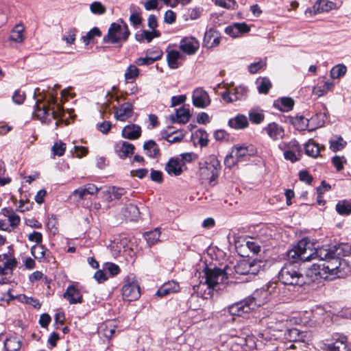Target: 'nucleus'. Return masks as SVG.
Masks as SVG:
<instances>
[{
	"instance_id": "1",
	"label": "nucleus",
	"mask_w": 351,
	"mask_h": 351,
	"mask_svg": "<svg viewBox=\"0 0 351 351\" xmlns=\"http://www.w3.org/2000/svg\"><path fill=\"white\" fill-rule=\"evenodd\" d=\"M308 241L302 239L293 247L288 250V261L284 264L278 272V280L285 285L293 287H302L305 283V277L300 267V263L314 259L311 250L307 252Z\"/></svg>"
},
{
	"instance_id": "2",
	"label": "nucleus",
	"mask_w": 351,
	"mask_h": 351,
	"mask_svg": "<svg viewBox=\"0 0 351 351\" xmlns=\"http://www.w3.org/2000/svg\"><path fill=\"white\" fill-rule=\"evenodd\" d=\"M276 285V282H269L267 290H256L251 296L229 306V313L234 316H243L256 306L263 305L269 300V293L274 291Z\"/></svg>"
},
{
	"instance_id": "3",
	"label": "nucleus",
	"mask_w": 351,
	"mask_h": 351,
	"mask_svg": "<svg viewBox=\"0 0 351 351\" xmlns=\"http://www.w3.org/2000/svg\"><path fill=\"white\" fill-rule=\"evenodd\" d=\"M34 115L42 123L47 125L51 123L52 120L57 119L55 123L57 128L59 123L63 121L62 117L64 115V109L62 105L57 103L56 97L52 93L47 104L41 105L39 101H36Z\"/></svg>"
},
{
	"instance_id": "4",
	"label": "nucleus",
	"mask_w": 351,
	"mask_h": 351,
	"mask_svg": "<svg viewBox=\"0 0 351 351\" xmlns=\"http://www.w3.org/2000/svg\"><path fill=\"white\" fill-rule=\"evenodd\" d=\"M325 263L322 265L313 264L312 269L315 274L322 276L328 274L325 278L330 277L331 279L343 278L351 274V266L345 259L324 260Z\"/></svg>"
},
{
	"instance_id": "5",
	"label": "nucleus",
	"mask_w": 351,
	"mask_h": 351,
	"mask_svg": "<svg viewBox=\"0 0 351 351\" xmlns=\"http://www.w3.org/2000/svg\"><path fill=\"white\" fill-rule=\"evenodd\" d=\"M311 254H313L314 259H342L341 256H347L351 254V245L347 243H341L332 245H323L315 249V251Z\"/></svg>"
},
{
	"instance_id": "6",
	"label": "nucleus",
	"mask_w": 351,
	"mask_h": 351,
	"mask_svg": "<svg viewBox=\"0 0 351 351\" xmlns=\"http://www.w3.org/2000/svg\"><path fill=\"white\" fill-rule=\"evenodd\" d=\"M199 176L201 179L208 180L215 185L221 170L220 161L216 156L210 155L199 162Z\"/></svg>"
},
{
	"instance_id": "7",
	"label": "nucleus",
	"mask_w": 351,
	"mask_h": 351,
	"mask_svg": "<svg viewBox=\"0 0 351 351\" xmlns=\"http://www.w3.org/2000/svg\"><path fill=\"white\" fill-rule=\"evenodd\" d=\"M130 32L126 23L121 19L119 23H111L108 34L103 38V43L116 44L120 41L125 42Z\"/></svg>"
},
{
	"instance_id": "8",
	"label": "nucleus",
	"mask_w": 351,
	"mask_h": 351,
	"mask_svg": "<svg viewBox=\"0 0 351 351\" xmlns=\"http://www.w3.org/2000/svg\"><path fill=\"white\" fill-rule=\"evenodd\" d=\"M278 148L283 152L285 159L291 161L292 163L299 161L302 158V150L295 139L289 142H281L278 145Z\"/></svg>"
},
{
	"instance_id": "9",
	"label": "nucleus",
	"mask_w": 351,
	"mask_h": 351,
	"mask_svg": "<svg viewBox=\"0 0 351 351\" xmlns=\"http://www.w3.org/2000/svg\"><path fill=\"white\" fill-rule=\"evenodd\" d=\"M205 276V284L208 288L215 289L219 284L223 283L227 280L228 273L217 267L209 268L206 266L204 269Z\"/></svg>"
},
{
	"instance_id": "10",
	"label": "nucleus",
	"mask_w": 351,
	"mask_h": 351,
	"mask_svg": "<svg viewBox=\"0 0 351 351\" xmlns=\"http://www.w3.org/2000/svg\"><path fill=\"white\" fill-rule=\"evenodd\" d=\"M264 266L263 262L261 260L254 259L241 260L234 266L236 274L239 275L257 274Z\"/></svg>"
},
{
	"instance_id": "11",
	"label": "nucleus",
	"mask_w": 351,
	"mask_h": 351,
	"mask_svg": "<svg viewBox=\"0 0 351 351\" xmlns=\"http://www.w3.org/2000/svg\"><path fill=\"white\" fill-rule=\"evenodd\" d=\"M121 292L123 300L127 301H134L140 298V286L134 276L127 277Z\"/></svg>"
},
{
	"instance_id": "12",
	"label": "nucleus",
	"mask_w": 351,
	"mask_h": 351,
	"mask_svg": "<svg viewBox=\"0 0 351 351\" xmlns=\"http://www.w3.org/2000/svg\"><path fill=\"white\" fill-rule=\"evenodd\" d=\"M326 351H349L347 337L336 333L332 339L325 344Z\"/></svg>"
},
{
	"instance_id": "13",
	"label": "nucleus",
	"mask_w": 351,
	"mask_h": 351,
	"mask_svg": "<svg viewBox=\"0 0 351 351\" xmlns=\"http://www.w3.org/2000/svg\"><path fill=\"white\" fill-rule=\"evenodd\" d=\"M248 88L240 85L234 88L233 91H224L221 93L223 99L227 103H232L237 100H244L247 97Z\"/></svg>"
},
{
	"instance_id": "14",
	"label": "nucleus",
	"mask_w": 351,
	"mask_h": 351,
	"mask_svg": "<svg viewBox=\"0 0 351 351\" xmlns=\"http://www.w3.org/2000/svg\"><path fill=\"white\" fill-rule=\"evenodd\" d=\"M326 115L324 113L316 114L315 116L311 117V119H306L302 116L292 118V123L298 125L300 130H303L307 126L308 123H313L316 125L317 128L322 127L324 123Z\"/></svg>"
},
{
	"instance_id": "15",
	"label": "nucleus",
	"mask_w": 351,
	"mask_h": 351,
	"mask_svg": "<svg viewBox=\"0 0 351 351\" xmlns=\"http://www.w3.org/2000/svg\"><path fill=\"white\" fill-rule=\"evenodd\" d=\"M339 6L330 1L326 0H317L311 8L306 10L305 13H309L311 16L316 15L317 14L329 12L332 10L338 9Z\"/></svg>"
},
{
	"instance_id": "16",
	"label": "nucleus",
	"mask_w": 351,
	"mask_h": 351,
	"mask_svg": "<svg viewBox=\"0 0 351 351\" xmlns=\"http://www.w3.org/2000/svg\"><path fill=\"white\" fill-rule=\"evenodd\" d=\"M179 48L187 55H193L199 49V43L193 36H186L181 39Z\"/></svg>"
},
{
	"instance_id": "17",
	"label": "nucleus",
	"mask_w": 351,
	"mask_h": 351,
	"mask_svg": "<svg viewBox=\"0 0 351 351\" xmlns=\"http://www.w3.org/2000/svg\"><path fill=\"white\" fill-rule=\"evenodd\" d=\"M220 41V33L215 28L210 27L204 34L202 45L207 49H212L218 46Z\"/></svg>"
},
{
	"instance_id": "18",
	"label": "nucleus",
	"mask_w": 351,
	"mask_h": 351,
	"mask_svg": "<svg viewBox=\"0 0 351 351\" xmlns=\"http://www.w3.org/2000/svg\"><path fill=\"white\" fill-rule=\"evenodd\" d=\"M285 327L282 323H277L275 325L269 326L264 331L263 336L266 340H278L285 337Z\"/></svg>"
},
{
	"instance_id": "19",
	"label": "nucleus",
	"mask_w": 351,
	"mask_h": 351,
	"mask_svg": "<svg viewBox=\"0 0 351 351\" xmlns=\"http://www.w3.org/2000/svg\"><path fill=\"white\" fill-rule=\"evenodd\" d=\"M193 104L199 108H204L210 104L209 95L201 88L194 90L192 95Z\"/></svg>"
},
{
	"instance_id": "20",
	"label": "nucleus",
	"mask_w": 351,
	"mask_h": 351,
	"mask_svg": "<svg viewBox=\"0 0 351 351\" xmlns=\"http://www.w3.org/2000/svg\"><path fill=\"white\" fill-rule=\"evenodd\" d=\"M133 105L130 102H125L119 107H114V117L120 121H125L133 114Z\"/></svg>"
},
{
	"instance_id": "21",
	"label": "nucleus",
	"mask_w": 351,
	"mask_h": 351,
	"mask_svg": "<svg viewBox=\"0 0 351 351\" xmlns=\"http://www.w3.org/2000/svg\"><path fill=\"white\" fill-rule=\"evenodd\" d=\"M63 298L67 300L71 304H81L83 302L82 295L75 285L68 286L65 292L63 293Z\"/></svg>"
},
{
	"instance_id": "22",
	"label": "nucleus",
	"mask_w": 351,
	"mask_h": 351,
	"mask_svg": "<svg viewBox=\"0 0 351 351\" xmlns=\"http://www.w3.org/2000/svg\"><path fill=\"white\" fill-rule=\"evenodd\" d=\"M250 31V26L243 23H234L225 29V32L232 38H237Z\"/></svg>"
},
{
	"instance_id": "23",
	"label": "nucleus",
	"mask_w": 351,
	"mask_h": 351,
	"mask_svg": "<svg viewBox=\"0 0 351 351\" xmlns=\"http://www.w3.org/2000/svg\"><path fill=\"white\" fill-rule=\"evenodd\" d=\"M235 158L239 162L245 161L246 158L253 156L255 153L253 147L246 146L245 145H235L232 148Z\"/></svg>"
},
{
	"instance_id": "24",
	"label": "nucleus",
	"mask_w": 351,
	"mask_h": 351,
	"mask_svg": "<svg viewBox=\"0 0 351 351\" xmlns=\"http://www.w3.org/2000/svg\"><path fill=\"white\" fill-rule=\"evenodd\" d=\"M134 149L135 147L133 144L123 141L117 143L114 145L115 153L121 159H125L132 155Z\"/></svg>"
},
{
	"instance_id": "25",
	"label": "nucleus",
	"mask_w": 351,
	"mask_h": 351,
	"mask_svg": "<svg viewBox=\"0 0 351 351\" xmlns=\"http://www.w3.org/2000/svg\"><path fill=\"white\" fill-rule=\"evenodd\" d=\"M183 165H184V163H181L178 158L171 157L166 163L165 170L171 176H178L183 171Z\"/></svg>"
},
{
	"instance_id": "26",
	"label": "nucleus",
	"mask_w": 351,
	"mask_h": 351,
	"mask_svg": "<svg viewBox=\"0 0 351 351\" xmlns=\"http://www.w3.org/2000/svg\"><path fill=\"white\" fill-rule=\"evenodd\" d=\"M264 131L268 134V136L274 141L282 138L285 136L284 128L275 122L269 123L263 129Z\"/></svg>"
},
{
	"instance_id": "27",
	"label": "nucleus",
	"mask_w": 351,
	"mask_h": 351,
	"mask_svg": "<svg viewBox=\"0 0 351 351\" xmlns=\"http://www.w3.org/2000/svg\"><path fill=\"white\" fill-rule=\"evenodd\" d=\"M121 133L122 136L125 138L136 140L141 135V128L138 125L131 123L125 126Z\"/></svg>"
},
{
	"instance_id": "28",
	"label": "nucleus",
	"mask_w": 351,
	"mask_h": 351,
	"mask_svg": "<svg viewBox=\"0 0 351 351\" xmlns=\"http://www.w3.org/2000/svg\"><path fill=\"white\" fill-rule=\"evenodd\" d=\"M17 262L14 258H9L7 254L0 255V275L8 274V270L12 271L16 267Z\"/></svg>"
},
{
	"instance_id": "29",
	"label": "nucleus",
	"mask_w": 351,
	"mask_h": 351,
	"mask_svg": "<svg viewBox=\"0 0 351 351\" xmlns=\"http://www.w3.org/2000/svg\"><path fill=\"white\" fill-rule=\"evenodd\" d=\"M179 290V284L176 281L171 280L163 284L156 291V295L162 298L170 293H176Z\"/></svg>"
},
{
	"instance_id": "30",
	"label": "nucleus",
	"mask_w": 351,
	"mask_h": 351,
	"mask_svg": "<svg viewBox=\"0 0 351 351\" xmlns=\"http://www.w3.org/2000/svg\"><path fill=\"white\" fill-rule=\"evenodd\" d=\"M294 106V100L289 97H283L275 100L273 104L274 108L282 111L289 112Z\"/></svg>"
},
{
	"instance_id": "31",
	"label": "nucleus",
	"mask_w": 351,
	"mask_h": 351,
	"mask_svg": "<svg viewBox=\"0 0 351 351\" xmlns=\"http://www.w3.org/2000/svg\"><path fill=\"white\" fill-rule=\"evenodd\" d=\"M143 149L148 157L156 158L160 156V150L158 144L154 140H149L143 144Z\"/></svg>"
},
{
	"instance_id": "32",
	"label": "nucleus",
	"mask_w": 351,
	"mask_h": 351,
	"mask_svg": "<svg viewBox=\"0 0 351 351\" xmlns=\"http://www.w3.org/2000/svg\"><path fill=\"white\" fill-rule=\"evenodd\" d=\"M182 58V54L180 51L174 49L167 51V60L168 66L171 69H178L180 66V60Z\"/></svg>"
},
{
	"instance_id": "33",
	"label": "nucleus",
	"mask_w": 351,
	"mask_h": 351,
	"mask_svg": "<svg viewBox=\"0 0 351 351\" xmlns=\"http://www.w3.org/2000/svg\"><path fill=\"white\" fill-rule=\"evenodd\" d=\"M191 117V113L189 108H181L176 110V116L171 115L170 119L172 123L178 122L179 123H186Z\"/></svg>"
},
{
	"instance_id": "34",
	"label": "nucleus",
	"mask_w": 351,
	"mask_h": 351,
	"mask_svg": "<svg viewBox=\"0 0 351 351\" xmlns=\"http://www.w3.org/2000/svg\"><path fill=\"white\" fill-rule=\"evenodd\" d=\"M230 127L237 130L244 129L248 125V121L247 117L243 114H239L228 121Z\"/></svg>"
},
{
	"instance_id": "35",
	"label": "nucleus",
	"mask_w": 351,
	"mask_h": 351,
	"mask_svg": "<svg viewBox=\"0 0 351 351\" xmlns=\"http://www.w3.org/2000/svg\"><path fill=\"white\" fill-rule=\"evenodd\" d=\"M3 344L5 351H19L22 343L18 337L11 336L5 339Z\"/></svg>"
},
{
	"instance_id": "36",
	"label": "nucleus",
	"mask_w": 351,
	"mask_h": 351,
	"mask_svg": "<svg viewBox=\"0 0 351 351\" xmlns=\"http://www.w3.org/2000/svg\"><path fill=\"white\" fill-rule=\"evenodd\" d=\"M305 154L312 158H317L320 153L321 148L318 143L310 139L304 144Z\"/></svg>"
},
{
	"instance_id": "37",
	"label": "nucleus",
	"mask_w": 351,
	"mask_h": 351,
	"mask_svg": "<svg viewBox=\"0 0 351 351\" xmlns=\"http://www.w3.org/2000/svg\"><path fill=\"white\" fill-rule=\"evenodd\" d=\"M155 53L156 56H147V55H145V56L143 58H138L136 59L134 62L138 66L151 65L154 62L160 60L163 55L162 51H158L155 52Z\"/></svg>"
},
{
	"instance_id": "38",
	"label": "nucleus",
	"mask_w": 351,
	"mask_h": 351,
	"mask_svg": "<svg viewBox=\"0 0 351 351\" xmlns=\"http://www.w3.org/2000/svg\"><path fill=\"white\" fill-rule=\"evenodd\" d=\"M116 332V326L111 322L102 324L99 328V334L107 339H111Z\"/></svg>"
},
{
	"instance_id": "39",
	"label": "nucleus",
	"mask_w": 351,
	"mask_h": 351,
	"mask_svg": "<svg viewBox=\"0 0 351 351\" xmlns=\"http://www.w3.org/2000/svg\"><path fill=\"white\" fill-rule=\"evenodd\" d=\"M25 27L22 24H17L14 26L10 33V39L15 43H22L24 40Z\"/></svg>"
},
{
	"instance_id": "40",
	"label": "nucleus",
	"mask_w": 351,
	"mask_h": 351,
	"mask_svg": "<svg viewBox=\"0 0 351 351\" xmlns=\"http://www.w3.org/2000/svg\"><path fill=\"white\" fill-rule=\"evenodd\" d=\"M139 69L136 66L130 64L125 70L124 77L127 83L133 82L139 75Z\"/></svg>"
},
{
	"instance_id": "41",
	"label": "nucleus",
	"mask_w": 351,
	"mask_h": 351,
	"mask_svg": "<svg viewBox=\"0 0 351 351\" xmlns=\"http://www.w3.org/2000/svg\"><path fill=\"white\" fill-rule=\"evenodd\" d=\"M258 91L261 94H267L271 87V83L267 77H259L256 82Z\"/></svg>"
},
{
	"instance_id": "42",
	"label": "nucleus",
	"mask_w": 351,
	"mask_h": 351,
	"mask_svg": "<svg viewBox=\"0 0 351 351\" xmlns=\"http://www.w3.org/2000/svg\"><path fill=\"white\" fill-rule=\"evenodd\" d=\"M330 149L334 152H338L339 150L343 149L347 143L346 141L343 139L341 136H335V138H332L329 141Z\"/></svg>"
},
{
	"instance_id": "43",
	"label": "nucleus",
	"mask_w": 351,
	"mask_h": 351,
	"mask_svg": "<svg viewBox=\"0 0 351 351\" xmlns=\"http://www.w3.org/2000/svg\"><path fill=\"white\" fill-rule=\"evenodd\" d=\"M285 338L288 340L287 343H293L301 340L300 332L299 330L295 328L285 329Z\"/></svg>"
},
{
	"instance_id": "44",
	"label": "nucleus",
	"mask_w": 351,
	"mask_h": 351,
	"mask_svg": "<svg viewBox=\"0 0 351 351\" xmlns=\"http://www.w3.org/2000/svg\"><path fill=\"white\" fill-rule=\"evenodd\" d=\"M160 236V232L158 228H155L152 231L147 232L144 234V238L147 241V243L150 246L154 245L159 241Z\"/></svg>"
},
{
	"instance_id": "45",
	"label": "nucleus",
	"mask_w": 351,
	"mask_h": 351,
	"mask_svg": "<svg viewBox=\"0 0 351 351\" xmlns=\"http://www.w3.org/2000/svg\"><path fill=\"white\" fill-rule=\"evenodd\" d=\"M347 71L346 66L343 64H337L333 66L330 72V77L332 79H338L345 75Z\"/></svg>"
},
{
	"instance_id": "46",
	"label": "nucleus",
	"mask_w": 351,
	"mask_h": 351,
	"mask_svg": "<svg viewBox=\"0 0 351 351\" xmlns=\"http://www.w3.org/2000/svg\"><path fill=\"white\" fill-rule=\"evenodd\" d=\"M47 252V249L43 245H35L31 248V254L36 259L44 258Z\"/></svg>"
},
{
	"instance_id": "47",
	"label": "nucleus",
	"mask_w": 351,
	"mask_h": 351,
	"mask_svg": "<svg viewBox=\"0 0 351 351\" xmlns=\"http://www.w3.org/2000/svg\"><path fill=\"white\" fill-rule=\"evenodd\" d=\"M101 32L98 27H93L89 32L86 33L85 36H82V40L86 45H88L89 43L95 37L101 36Z\"/></svg>"
},
{
	"instance_id": "48",
	"label": "nucleus",
	"mask_w": 351,
	"mask_h": 351,
	"mask_svg": "<svg viewBox=\"0 0 351 351\" xmlns=\"http://www.w3.org/2000/svg\"><path fill=\"white\" fill-rule=\"evenodd\" d=\"M337 212L341 215H348L351 213V204L346 201L339 202L336 204Z\"/></svg>"
},
{
	"instance_id": "49",
	"label": "nucleus",
	"mask_w": 351,
	"mask_h": 351,
	"mask_svg": "<svg viewBox=\"0 0 351 351\" xmlns=\"http://www.w3.org/2000/svg\"><path fill=\"white\" fill-rule=\"evenodd\" d=\"M215 5H217L221 8L234 10L237 7V2L235 0H212Z\"/></svg>"
},
{
	"instance_id": "50",
	"label": "nucleus",
	"mask_w": 351,
	"mask_h": 351,
	"mask_svg": "<svg viewBox=\"0 0 351 351\" xmlns=\"http://www.w3.org/2000/svg\"><path fill=\"white\" fill-rule=\"evenodd\" d=\"M66 149L65 143L62 141L56 142L52 146L51 151L53 155L62 156L64 155Z\"/></svg>"
},
{
	"instance_id": "51",
	"label": "nucleus",
	"mask_w": 351,
	"mask_h": 351,
	"mask_svg": "<svg viewBox=\"0 0 351 351\" xmlns=\"http://www.w3.org/2000/svg\"><path fill=\"white\" fill-rule=\"evenodd\" d=\"M265 66L266 62L262 60H259V61L251 63L248 66V71L252 74H255Z\"/></svg>"
},
{
	"instance_id": "52",
	"label": "nucleus",
	"mask_w": 351,
	"mask_h": 351,
	"mask_svg": "<svg viewBox=\"0 0 351 351\" xmlns=\"http://www.w3.org/2000/svg\"><path fill=\"white\" fill-rule=\"evenodd\" d=\"M135 39L139 42L143 43L146 40L147 43L152 41V37L148 30H141L136 33Z\"/></svg>"
},
{
	"instance_id": "53",
	"label": "nucleus",
	"mask_w": 351,
	"mask_h": 351,
	"mask_svg": "<svg viewBox=\"0 0 351 351\" xmlns=\"http://www.w3.org/2000/svg\"><path fill=\"white\" fill-rule=\"evenodd\" d=\"M265 118V115L262 112L256 110H252L249 113L250 121L255 124L261 123Z\"/></svg>"
},
{
	"instance_id": "54",
	"label": "nucleus",
	"mask_w": 351,
	"mask_h": 351,
	"mask_svg": "<svg viewBox=\"0 0 351 351\" xmlns=\"http://www.w3.org/2000/svg\"><path fill=\"white\" fill-rule=\"evenodd\" d=\"M346 162L347 160L344 156H335L332 158V163L337 171H340L343 169V165Z\"/></svg>"
},
{
	"instance_id": "55",
	"label": "nucleus",
	"mask_w": 351,
	"mask_h": 351,
	"mask_svg": "<svg viewBox=\"0 0 351 351\" xmlns=\"http://www.w3.org/2000/svg\"><path fill=\"white\" fill-rule=\"evenodd\" d=\"M12 101L17 104H22L25 99V93L20 89L16 90L12 97Z\"/></svg>"
},
{
	"instance_id": "56",
	"label": "nucleus",
	"mask_w": 351,
	"mask_h": 351,
	"mask_svg": "<svg viewBox=\"0 0 351 351\" xmlns=\"http://www.w3.org/2000/svg\"><path fill=\"white\" fill-rule=\"evenodd\" d=\"M76 33L77 29L75 28H71L63 36L62 40H65L67 44L71 45L75 40Z\"/></svg>"
},
{
	"instance_id": "57",
	"label": "nucleus",
	"mask_w": 351,
	"mask_h": 351,
	"mask_svg": "<svg viewBox=\"0 0 351 351\" xmlns=\"http://www.w3.org/2000/svg\"><path fill=\"white\" fill-rule=\"evenodd\" d=\"M90 9L93 14H102L106 12V8L98 1L92 3L90 5Z\"/></svg>"
},
{
	"instance_id": "58",
	"label": "nucleus",
	"mask_w": 351,
	"mask_h": 351,
	"mask_svg": "<svg viewBox=\"0 0 351 351\" xmlns=\"http://www.w3.org/2000/svg\"><path fill=\"white\" fill-rule=\"evenodd\" d=\"M196 136H199L198 143L201 147H205L208 145V134L205 130L202 129L198 130L196 132Z\"/></svg>"
},
{
	"instance_id": "59",
	"label": "nucleus",
	"mask_w": 351,
	"mask_h": 351,
	"mask_svg": "<svg viewBox=\"0 0 351 351\" xmlns=\"http://www.w3.org/2000/svg\"><path fill=\"white\" fill-rule=\"evenodd\" d=\"M126 191L123 188L112 186L110 188V197L112 199H120L124 194H125Z\"/></svg>"
},
{
	"instance_id": "60",
	"label": "nucleus",
	"mask_w": 351,
	"mask_h": 351,
	"mask_svg": "<svg viewBox=\"0 0 351 351\" xmlns=\"http://www.w3.org/2000/svg\"><path fill=\"white\" fill-rule=\"evenodd\" d=\"M129 20L135 28H138L142 23L143 19L139 12H134L130 14Z\"/></svg>"
},
{
	"instance_id": "61",
	"label": "nucleus",
	"mask_w": 351,
	"mask_h": 351,
	"mask_svg": "<svg viewBox=\"0 0 351 351\" xmlns=\"http://www.w3.org/2000/svg\"><path fill=\"white\" fill-rule=\"evenodd\" d=\"M239 162L235 158L234 153L231 151L224 158V165L226 167L231 168Z\"/></svg>"
},
{
	"instance_id": "62",
	"label": "nucleus",
	"mask_w": 351,
	"mask_h": 351,
	"mask_svg": "<svg viewBox=\"0 0 351 351\" xmlns=\"http://www.w3.org/2000/svg\"><path fill=\"white\" fill-rule=\"evenodd\" d=\"M246 246L254 254H258L261 250V246L256 240L251 239V240L246 242Z\"/></svg>"
},
{
	"instance_id": "63",
	"label": "nucleus",
	"mask_w": 351,
	"mask_h": 351,
	"mask_svg": "<svg viewBox=\"0 0 351 351\" xmlns=\"http://www.w3.org/2000/svg\"><path fill=\"white\" fill-rule=\"evenodd\" d=\"M47 227L51 232L56 234L58 232L57 221L55 215H52L47 222Z\"/></svg>"
},
{
	"instance_id": "64",
	"label": "nucleus",
	"mask_w": 351,
	"mask_h": 351,
	"mask_svg": "<svg viewBox=\"0 0 351 351\" xmlns=\"http://www.w3.org/2000/svg\"><path fill=\"white\" fill-rule=\"evenodd\" d=\"M112 124L108 121H104L97 125V130L104 134H107L110 132Z\"/></svg>"
}]
</instances>
